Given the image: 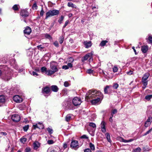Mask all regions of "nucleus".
Wrapping results in <instances>:
<instances>
[{
	"label": "nucleus",
	"mask_w": 152,
	"mask_h": 152,
	"mask_svg": "<svg viewBox=\"0 0 152 152\" xmlns=\"http://www.w3.org/2000/svg\"><path fill=\"white\" fill-rule=\"evenodd\" d=\"M89 146L91 150H94L95 148L94 145L92 143L90 142L89 143Z\"/></svg>",
	"instance_id": "obj_29"
},
{
	"label": "nucleus",
	"mask_w": 152,
	"mask_h": 152,
	"mask_svg": "<svg viewBox=\"0 0 152 152\" xmlns=\"http://www.w3.org/2000/svg\"><path fill=\"white\" fill-rule=\"evenodd\" d=\"M70 147L71 148H79V143L78 141L75 140H72L71 142Z\"/></svg>",
	"instance_id": "obj_4"
},
{
	"label": "nucleus",
	"mask_w": 152,
	"mask_h": 152,
	"mask_svg": "<svg viewBox=\"0 0 152 152\" xmlns=\"http://www.w3.org/2000/svg\"><path fill=\"white\" fill-rule=\"evenodd\" d=\"M26 138L24 137H23L20 139V142L23 144L24 143L26 142Z\"/></svg>",
	"instance_id": "obj_30"
},
{
	"label": "nucleus",
	"mask_w": 152,
	"mask_h": 152,
	"mask_svg": "<svg viewBox=\"0 0 152 152\" xmlns=\"http://www.w3.org/2000/svg\"><path fill=\"white\" fill-rule=\"evenodd\" d=\"M148 40H149L151 43H152V37L150 36L148 37Z\"/></svg>",
	"instance_id": "obj_59"
},
{
	"label": "nucleus",
	"mask_w": 152,
	"mask_h": 152,
	"mask_svg": "<svg viewBox=\"0 0 152 152\" xmlns=\"http://www.w3.org/2000/svg\"><path fill=\"white\" fill-rule=\"evenodd\" d=\"M108 42L107 40H103L102 41L100 44V45L101 46H104Z\"/></svg>",
	"instance_id": "obj_26"
},
{
	"label": "nucleus",
	"mask_w": 152,
	"mask_h": 152,
	"mask_svg": "<svg viewBox=\"0 0 152 152\" xmlns=\"http://www.w3.org/2000/svg\"><path fill=\"white\" fill-rule=\"evenodd\" d=\"M51 90L54 92H57L58 91V88L56 86L53 85L51 86Z\"/></svg>",
	"instance_id": "obj_22"
},
{
	"label": "nucleus",
	"mask_w": 152,
	"mask_h": 152,
	"mask_svg": "<svg viewBox=\"0 0 152 152\" xmlns=\"http://www.w3.org/2000/svg\"><path fill=\"white\" fill-rule=\"evenodd\" d=\"M113 117V114H111L110 116V118L109 119V121L110 122H112L113 121V120L112 119V118Z\"/></svg>",
	"instance_id": "obj_52"
},
{
	"label": "nucleus",
	"mask_w": 152,
	"mask_h": 152,
	"mask_svg": "<svg viewBox=\"0 0 152 152\" xmlns=\"http://www.w3.org/2000/svg\"><path fill=\"white\" fill-rule=\"evenodd\" d=\"M142 82L143 83L144 86L142 87V88H145L146 87V86L147 84V81H142Z\"/></svg>",
	"instance_id": "obj_41"
},
{
	"label": "nucleus",
	"mask_w": 152,
	"mask_h": 152,
	"mask_svg": "<svg viewBox=\"0 0 152 152\" xmlns=\"http://www.w3.org/2000/svg\"><path fill=\"white\" fill-rule=\"evenodd\" d=\"M72 102L73 104L76 106L80 104L81 103V101L80 98L75 97L73 99Z\"/></svg>",
	"instance_id": "obj_3"
},
{
	"label": "nucleus",
	"mask_w": 152,
	"mask_h": 152,
	"mask_svg": "<svg viewBox=\"0 0 152 152\" xmlns=\"http://www.w3.org/2000/svg\"><path fill=\"white\" fill-rule=\"evenodd\" d=\"M68 145V142H65L64 143L63 145V147L65 149L67 148Z\"/></svg>",
	"instance_id": "obj_50"
},
{
	"label": "nucleus",
	"mask_w": 152,
	"mask_h": 152,
	"mask_svg": "<svg viewBox=\"0 0 152 152\" xmlns=\"http://www.w3.org/2000/svg\"><path fill=\"white\" fill-rule=\"evenodd\" d=\"M67 5L69 7H71L72 8H76V6L73 4L72 2H69L68 3Z\"/></svg>",
	"instance_id": "obj_27"
},
{
	"label": "nucleus",
	"mask_w": 152,
	"mask_h": 152,
	"mask_svg": "<svg viewBox=\"0 0 152 152\" xmlns=\"http://www.w3.org/2000/svg\"><path fill=\"white\" fill-rule=\"evenodd\" d=\"M31 31V30L30 28L28 26H27L24 30V33L25 34L29 35Z\"/></svg>",
	"instance_id": "obj_13"
},
{
	"label": "nucleus",
	"mask_w": 152,
	"mask_h": 152,
	"mask_svg": "<svg viewBox=\"0 0 152 152\" xmlns=\"http://www.w3.org/2000/svg\"><path fill=\"white\" fill-rule=\"evenodd\" d=\"M47 130L50 134H52L53 133V131L52 128L48 127L47 129Z\"/></svg>",
	"instance_id": "obj_47"
},
{
	"label": "nucleus",
	"mask_w": 152,
	"mask_h": 152,
	"mask_svg": "<svg viewBox=\"0 0 152 152\" xmlns=\"http://www.w3.org/2000/svg\"><path fill=\"white\" fill-rule=\"evenodd\" d=\"M20 15L23 17H27L28 15V13L26 10H22L20 12Z\"/></svg>",
	"instance_id": "obj_15"
},
{
	"label": "nucleus",
	"mask_w": 152,
	"mask_h": 152,
	"mask_svg": "<svg viewBox=\"0 0 152 152\" xmlns=\"http://www.w3.org/2000/svg\"><path fill=\"white\" fill-rule=\"evenodd\" d=\"M19 7V5L15 4L13 6L12 8L14 10L17 11L18 10Z\"/></svg>",
	"instance_id": "obj_25"
},
{
	"label": "nucleus",
	"mask_w": 152,
	"mask_h": 152,
	"mask_svg": "<svg viewBox=\"0 0 152 152\" xmlns=\"http://www.w3.org/2000/svg\"><path fill=\"white\" fill-rule=\"evenodd\" d=\"M94 71L92 70L91 69H89L87 70L86 72L89 74H93L94 72Z\"/></svg>",
	"instance_id": "obj_35"
},
{
	"label": "nucleus",
	"mask_w": 152,
	"mask_h": 152,
	"mask_svg": "<svg viewBox=\"0 0 152 152\" xmlns=\"http://www.w3.org/2000/svg\"><path fill=\"white\" fill-rule=\"evenodd\" d=\"M42 92L44 94H48L49 95L50 94V89L48 87H46L42 89Z\"/></svg>",
	"instance_id": "obj_8"
},
{
	"label": "nucleus",
	"mask_w": 152,
	"mask_h": 152,
	"mask_svg": "<svg viewBox=\"0 0 152 152\" xmlns=\"http://www.w3.org/2000/svg\"><path fill=\"white\" fill-rule=\"evenodd\" d=\"M141 50L142 52L145 53L148 50V47L147 46H142L141 48Z\"/></svg>",
	"instance_id": "obj_23"
},
{
	"label": "nucleus",
	"mask_w": 152,
	"mask_h": 152,
	"mask_svg": "<svg viewBox=\"0 0 152 152\" xmlns=\"http://www.w3.org/2000/svg\"><path fill=\"white\" fill-rule=\"evenodd\" d=\"M68 23H69V20H66L65 22V24H64V26H63V28H64L67 25Z\"/></svg>",
	"instance_id": "obj_57"
},
{
	"label": "nucleus",
	"mask_w": 152,
	"mask_h": 152,
	"mask_svg": "<svg viewBox=\"0 0 152 152\" xmlns=\"http://www.w3.org/2000/svg\"><path fill=\"white\" fill-rule=\"evenodd\" d=\"M84 44L85 47L86 48H89V47H90L91 45V41L84 42Z\"/></svg>",
	"instance_id": "obj_19"
},
{
	"label": "nucleus",
	"mask_w": 152,
	"mask_h": 152,
	"mask_svg": "<svg viewBox=\"0 0 152 152\" xmlns=\"http://www.w3.org/2000/svg\"><path fill=\"white\" fill-rule=\"evenodd\" d=\"M118 69L117 67L116 66H115L113 68V71L114 72H117L118 71Z\"/></svg>",
	"instance_id": "obj_45"
},
{
	"label": "nucleus",
	"mask_w": 152,
	"mask_h": 152,
	"mask_svg": "<svg viewBox=\"0 0 152 152\" xmlns=\"http://www.w3.org/2000/svg\"><path fill=\"white\" fill-rule=\"evenodd\" d=\"M134 140L132 139H130L129 140H124L122 137H120L119 139V140L121 142H130Z\"/></svg>",
	"instance_id": "obj_20"
},
{
	"label": "nucleus",
	"mask_w": 152,
	"mask_h": 152,
	"mask_svg": "<svg viewBox=\"0 0 152 152\" xmlns=\"http://www.w3.org/2000/svg\"><path fill=\"white\" fill-rule=\"evenodd\" d=\"M149 76V74L148 73H145L142 78V81H147L146 80Z\"/></svg>",
	"instance_id": "obj_21"
},
{
	"label": "nucleus",
	"mask_w": 152,
	"mask_h": 152,
	"mask_svg": "<svg viewBox=\"0 0 152 152\" xmlns=\"http://www.w3.org/2000/svg\"><path fill=\"white\" fill-rule=\"evenodd\" d=\"M13 99L15 102L17 103H20L23 101L22 98L18 95L15 96L13 97Z\"/></svg>",
	"instance_id": "obj_7"
},
{
	"label": "nucleus",
	"mask_w": 152,
	"mask_h": 152,
	"mask_svg": "<svg viewBox=\"0 0 152 152\" xmlns=\"http://www.w3.org/2000/svg\"><path fill=\"white\" fill-rule=\"evenodd\" d=\"M133 72L131 71H130L129 72H127V74L129 75H131L132 74Z\"/></svg>",
	"instance_id": "obj_63"
},
{
	"label": "nucleus",
	"mask_w": 152,
	"mask_h": 152,
	"mask_svg": "<svg viewBox=\"0 0 152 152\" xmlns=\"http://www.w3.org/2000/svg\"><path fill=\"white\" fill-rule=\"evenodd\" d=\"M41 72H45V73H46V72H47V68L45 67H41Z\"/></svg>",
	"instance_id": "obj_37"
},
{
	"label": "nucleus",
	"mask_w": 152,
	"mask_h": 152,
	"mask_svg": "<svg viewBox=\"0 0 152 152\" xmlns=\"http://www.w3.org/2000/svg\"><path fill=\"white\" fill-rule=\"evenodd\" d=\"M47 152H56L54 149L52 148H49L47 150Z\"/></svg>",
	"instance_id": "obj_38"
},
{
	"label": "nucleus",
	"mask_w": 152,
	"mask_h": 152,
	"mask_svg": "<svg viewBox=\"0 0 152 152\" xmlns=\"http://www.w3.org/2000/svg\"><path fill=\"white\" fill-rule=\"evenodd\" d=\"M105 136L106 139L108 142L110 143H111L112 140L110 139V134L108 133H106L105 134Z\"/></svg>",
	"instance_id": "obj_18"
},
{
	"label": "nucleus",
	"mask_w": 152,
	"mask_h": 152,
	"mask_svg": "<svg viewBox=\"0 0 152 152\" xmlns=\"http://www.w3.org/2000/svg\"><path fill=\"white\" fill-rule=\"evenodd\" d=\"M44 13V11H43L42 9L41 10L40 13V15L41 16H42L43 15Z\"/></svg>",
	"instance_id": "obj_62"
},
{
	"label": "nucleus",
	"mask_w": 152,
	"mask_h": 152,
	"mask_svg": "<svg viewBox=\"0 0 152 152\" xmlns=\"http://www.w3.org/2000/svg\"><path fill=\"white\" fill-rule=\"evenodd\" d=\"M117 110H116L115 109H113L112 110L111 114H113H113H114L116 113H117Z\"/></svg>",
	"instance_id": "obj_51"
},
{
	"label": "nucleus",
	"mask_w": 152,
	"mask_h": 152,
	"mask_svg": "<svg viewBox=\"0 0 152 152\" xmlns=\"http://www.w3.org/2000/svg\"><path fill=\"white\" fill-rule=\"evenodd\" d=\"M57 64L54 61H52L50 63V68L51 70H53L55 72H57L58 69L56 67Z\"/></svg>",
	"instance_id": "obj_5"
},
{
	"label": "nucleus",
	"mask_w": 152,
	"mask_h": 152,
	"mask_svg": "<svg viewBox=\"0 0 152 152\" xmlns=\"http://www.w3.org/2000/svg\"><path fill=\"white\" fill-rule=\"evenodd\" d=\"M103 98L102 94L99 91L96 90H90L86 94V99L87 101L89 100L93 105L100 103Z\"/></svg>",
	"instance_id": "obj_1"
},
{
	"label": "nucleus",
	"mask_w": 152,
	"mask_h": 152,
	"mask_svg": "<svg viewBox=\"0 0 152 152\" xmlns=\"http://www.w3.org/2000/svg\"><path fill=\"white\" fill-rule=\"evenodd\" d=\"M11 119L13 121L18 122L20 120V117L18 114H14L11 116Z\"/></svg>",
	"instance_id": "obj_6"
},
{
	"label": "nucleus",
	"mask_w": 152,
	"mask_h": 152,
	"mask_svg": "<svg viewBox=\"0 0 152 152\" xmlns=\"http://www.w3.org/2000/svg\"><path fill=\"white\" fill-rule=\"evenodd\" d=\"M33 128L35 129L37 128L40 129H43L44 128L43 125L42 123L40 122H38L36 124L33 125Z\"/></svg>",
	"instance_id": "obj_9"
},
{
	"label": "nucleus",
	"mask_w": 152,
	"mask_h": 152,
	"mask_svg": "<svg viewBox=\"0 0 152 152\" xmlns=\"http://www.w3.org/2000/svg\"><path fill=\"white\" fill-rule=\"evenodd\" d=\"M106 124V123L104 121H102L100 124L101 128V131L103 133H105L106 132V129L105 128V126Z\"/></svg>",
	"instance_id": "obj_10"
},
{
	"label": "nucleus",
	"mask_w": 152,
	"mask_h": 152,
	"mask_svg": "<svg viewBox=\"0 0 152 152\" xmlns=\"http://www.w3.org/2000/svg\"><path fill=\"white\" fill-rule=\"evenodd\" d=\"M64 19V16H61V17L60 18V19L58 20V22L60 23L61 24L62 23V21H63Z\"/></svg>",
	"instance_id": "obj_40"
},
{
	"label": "nucleus",
	"mask_w": 152,
	"mask_h": 152,
	"mask_svg": "<svg viewBox=\"0 0 152 152\" xmlns=\"http://www.w3.org/2000/svg\"><path fill=\"white\" fill-rule=\"evenodd\" d=\"M59 13V11L58 10H50L46 12L45 19H47L51 16L57 15Z\"/></svg>",
	"instance_id": "obj_2"
},
{
	"label": "nucleus",
	"mask_w": 152,
	"mask_h": 152,
	"mask_svg": "<svg viewBox=\"0 0 152 152\" xmlns=\"http://www.w3.org/2000/svg\"><path fill=\"white\" fill-rule=\"evenodd\" d=\"M89 125L91 127H92L96 129V125L94 123H90Z\"/></svg>",
	"instance_id": "obj_36"
},
{
	"label": "nucleus",
	"mask_w": 152,
	"mask_h": 152,
	"mask_svg": "<svg viewBox=\"0 0 152 152\" xmlns=\"http://www.w3.org/2000/svg\"><path fill=\"white\" fill-rule=\"evenodd\" d=\"M84 152H91V150L90 149H89V148H88V149H86L84 151Z\"/></svg>",
	"instance_id": "obj_60"
},
{
	"label": "nucleus",
	"mask_w": 152,
	"mask_h": 152,
	"mask_svg": "<svg viewBox=\"0 0 152 152\" xmlns=\"http://www.w3.org/2000/svg\"><path fill=\"white\" fill-rule=\"evenodd\" d=\"M152 121V118L149 117L145 123V126L146 127L148 126L151 124Z\"/></svg>",
	"instance_id": "obj_14"
},
{
	"label": "nucleus",
	"mask_w": 152,
	"mask_h": 152,
	"mask_svg": "<svg viewBox=\"0 0 152 152\" xmlns=\"http://www.w3.org/2000/svg\"><path fill=\"white\" fill-rule=\"evenodd\" d=\"M62 68L65 69H69L68 66L67 65H64L62 66Z\"/></svg>",
	"instance_id": "obj_55"
},
{
	"label": "nucleus",
	"mask_w": 152,
	"mask_h": 152,
	"mask_svg": "<svg viewBox=\"0 0 152 152\" xmlns=\"http://www.w3.org/2000/svg\"><path fill=\"white\" fill-rule=\"evenodd\" d=\"M45 37L46 38L49 39H50L51 38V37L48 34H46L45 35Z\"/></svg>",
	"instance_id": "obj_56"
},
{
	"label": "nucleus",
	"mask_w": 152,
	"mask_h": 152,
	"mask_svg": "<svg viewBox=\"0 0 152 152\" xmlns=\"http://www.w3.org/2000/svg\"><path fill=\"white\" fill-rule=\"evenodd\" d=\"M64 86L65 87H67L69 86V83L67 81L65 82L64 83Z\"/></svg>",
	"instance_id": "obj_48"
},
{
	"label": "nucleus",
	"mask_w": 152,
	"mask_h": 152,
	"mask_svg": "<svg viewBox=\"0 0 152 152\" xmlns=\"http://www.w3.org/2000/svg\"><path fill=\"white\" fill-rule=\"evenodd\" d=\"M66 120L67 121H69L71 119V115L70 114H68L66 117Z\"/></svg>",
	"instance_id": "obj_24"
},
{
	"label": "nucleus",
	"mask_w": 152,
	"mask_h": 152,
	"mask_svg": "<svg viewBox=\"0 0 152 152\" xmlns=\"http://www.w3.org/2000/svg\"><path fill=\"white\" fill-rule=\"evenodd\" d=\"M54 143V141L52 140H48L47 141V143L49 145H50L53 144Z\"/></svg>",
	"instance_id": "obj_44"
},
{
	"label": "nucleus",
	"mask_w": 152,
	"mask_h": 152,
	"mask_svg": "<svg viewBox=\"0 0 152 152\" xmlns=\"http://www.w3.org/2000/svg\"><path fill=\"white\" fill-rule=\"evenodd\" d=\"M67 66H68V67L71 68L72 66V65L71 63H69L68 64Z\"/></svg>",
	"instance_id": "obj_58"
},
{
	"label": "nucleus",
	"mask_w": 152,
	"mask_h": 152,
	"mask_svg": "<svg viewBox=\"0 0 152 152\" xmlns=\"http://www.w3.org/2000/svg\"><path fill=\"white\" fill-rule=\"evenodd\" d=\"M111 87V86H106L105 88H104V92L105 94H107L108 93L107 91V89L110 88V87Z\"/></svg>",
	"instance_id": "obj_32"
},
{
	"label": "nucleus",
	"mask_w": 152,
	"mask_h": 152,
	"mask_svg": "<svg viewBox=\"0 0 152 152\" xmlns=\"http://www.w3.org/2000/svg\"><path fill=\"white\" fill-rule=\"evenodd\" d=\"M54 45L56 47H58V42L57 41H56L54 43Z\"/></svg>",
	"instance_id": "obj_61"
},
{
	"label": "nucleus",
	"mask_w": 152,
	"mask_h": 152,
	"mask_svg": "<svg viewBox=\"0 0 152 152\" xmlns=\"http://www.w3.org/2000/svg\"><path fill=\"white\" fill-rule=\"evenodd\" d=\"M11 78V74L10 73H7L5 74L3 76V78L5 80H8Z\"/></svg>",
	"instance_id": "obj_12"
},
{
	"label": "nucleus",
	"mask_w": 152,
	"mask_h": 152,
	"mask_svg": "<svg viewBox=\"0 0 152 152\" xmlns=\"http://www.w3.org/2000/svg\"><path fill=\"white\" fill-rule=\"evenodd\" d=\"M40 146V143L37 141L34 142L33 143V148L35 150L37 149Z\"/></svg>",
	"instance_id": "obj_16"
},
{
	"label": "nucleus",
	"mask_w": 152,
	"mask_h": 152,
	"mask_svg": "<svg viewBox=\"0 0 152 152\" xmlns=\"http://www.w3.org/2000/svg\"><path fill=\"white\" fill-rule=\"evenodd\" d=\"M37 4L36 3H34L33 6H32V8L33 9L36 10L37 9Z\"/></svg>",
	"instance_id": "obj_49"
},
{
	"label": "nucleus",
	"mask_w": 152,
	"mask_h": 152,
	"mask_svg": "<svg viewBox=\"0 0 152 152\" xmlns=\"http://www.w3.org/2000/svg\"><path fill=\"white\" fill-rule=\"evenodd\" d=\"M81 137L83 138L87 139L88 138V137H87L86 135H83Z\"/></svg>",
	"instance_id": "obj_64"
},
{
	"label": "nucleus",
	"mask_w": 152,
	"mask_h": 152,
	"mask_svg": "<svg viewBox=\"0 0 152 152\" xmlns=\"http://www.w3.org/2000/svg\"><path fill=\"white\" fill-rule=\"evenodd\" d=\"M93 54V53L91 52V53H88L86 55L82 58V62H84L85 61L87 60L88 58L92 56Z\"/></svg>",
	"instance_id": "obj_11"
},
{
	"label": "nucleus",
	"mask_w": 152,
	"mask_h": 152,
	"mask_svg": "<svg viewBox=\"0 0 152 152\" xmlns=\"http://www.w3.org/2000/svg\"><path fill=\"white\" fill-rule=\"evenodd\" d=\"M152 98V95H149L146 96H145V99L148 100H149L150 99Z\"/></svg>",
	"instance_id": "obj_31"
},
{
	"label": "nucleus",
	"mask_w": 152,
	"mask_h": 152,
	"mask_svg": "<svg viewBox=\"0 0 152 152\" xmlns=\"http://www.w3.org/2000/svg\"><path fill=\"white\" fill-rule=\"evenodd\" d=\"M31 74L34 76H36L38 75V74L34 72H32V73Z\"/></svg>",
	"instance_id": "obj_54"
},
{
	"label": "nucleus",
	"mask_w": 152,
	"mask_h": 152,
	"mask_svg": "<svg viewBox=\"0 0 152 152\" xmlns=\"http://www.w3.org/2000/svg\"><path fill=\"white\" fill-rule=\"evenodd\" d=\"M152 130V128L149 130L148 131H147L144 134V135H146L148 134L149 133L151 132Z\"/></svg>",
	"instance_id": "obj_53"
},
{
	"label": "nucleus",
	"mask_w": 152,
	"mask_h": 152,
	"mask_svg": "<svg viewBox=\"0 0 152 152\" xmlns=\"http://www.w3.org/2000/svg\"><path fill=\"white\" fill-rule=\"evenodd\" d=\"M5 99L4 96H0V102H5Z\"/></svg>",
	"instance_id": "obj_28"
},
{
	"label": "nucleus",
	"mask_w": 152,
	"mask_h": 152,
	"mask_svg": "<svg viewBox=\"0 0 152 152\" xmlns=\"http://www.w3.org/2000/svg\"><path fill=\"white\" fill-rule=\"evenodd\" d=\"M56 72H55L53 70L51 69H48L47 70L45 74L47 75L50 76Z\"/></svg>",
	"instance_id": "obj_17"
},
{
	"label": "nucleus",
	"mask_w": 152,
	"mask_h": 152,
	"mask_svg": "<svg viewBox=\"0 0 152 152\" xmlns=\"http://www.w3.org/2000/svg\"><path fill=\"white\" fill-rule=\"evenodd\" d=\"M29 126L28 125H26L23 127V129L24 131L26 132L28 129Z\"/></svg>",
	"instance_id": "obj_43"
},
{
	"label": "nucleus",
	"mask_w": 152,
	"mask_h": 152,
	"mask_svg": "<svg viewBox=\"0 0 152 152\" xmlns=\"http://www.w3.org/2000/svg\"><path fill=\"white\" fill-rule=\"evenodd\" d=\"M38 49L41 50L42 49L45 48V46L44 45H40L37 46Z\"/></svg>",
	"instance_id": "obj_42"
},
{
	"label": "nucleus",
	"mask_w": 152,
	"mask_h": 152,
	"mask_svg": "<svg viewBox=\"0 0 152 152\" xmlns=\"http://www.w3.org/2000/svg\"><path fill=\"white\" fill-rule=\"evenodd\" d=\"M141 151V148L139 147H138L134 150V152H140Z\"/></svg>",
	"instance_id": "obj_46"
},
{
	"label": "nucleus",
	"mask_w": 152,
	"mask_h": 152,
	"mask_svg": "<svg viewBox=\"0 0 152 152\" xmlns=\"http://www.w3.org/2000/svg\"><path fill=\"white\" fill-rule=\"evenodd\" d=\"M25 152H31V148L29 147H27L25 149Z\"/></svg>",
	"instance_id": "obj_34"
},
{
	"label": "nucleus",
	"mask_w": 152,
	"mask_h": 152,
	"mask_svg": "<svg viewBox=\"0 0 152 152\" xmlns=\"http://www.w3.org/2000/svg\"><path fill=\"white\" fill-rule=\"evenodd\" d=\"M118 87V85L117 83H114L113 84V87L114 89H116Z\"/></svg>",
	"instance_id": "obj_39"
},
{
	"label": "nucleus",
	"mask_w": 152,
	"mask_h": 152,
	"mask_svg": "<svg viewBox=\"0 0 152 152\" xmlns=\"http://www.w3.org/2000/svg\"><path fill=\"white\" fill-rule=\"evenodd\" d=\"M64 37L63 36H61L60 37L59 39V41L60 44H62L64 41Z\"/></svg>",
	"instance_id": "obj_33"
}]
</instances>
